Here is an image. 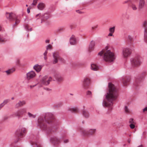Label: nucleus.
<instances>
[{"instance_id":"f257e3e1","label":"nucleus","mask_w":147,"mask_h":147,"mask_svg":"<svg viewBox=\"0 0 147 147\" xmlns=\"http://www.w3.org/2000/svg\"><path fill=\"white\" fill-rule=\"evenodd\" d=\"M109 91L103 101L102 105L104 107L111 108L113 105V101L117 99L118 94L117 90L113 84L109 83Z\"/></svg>"},{"instance_id":"f03ea898","label":"nucleus","mask_w":147,"mask_h":147,"mask_svg":"<svg viewBox=\"0 0 147 147\" xmlns=\"http://www.w3.org/2000/svg\"><path fill=\"white\" fill-rule=\"evenodd\" d=\"M53 118V115L51 113H47L45 116H40L38 120V125L43 130L51 131V128L49 124Z\"/></svg>"},{"instance_id":"7ed1b4c3","label":"nucleus","mask_w":147,"mask_h":147,"mask_svg":"<svg viewBox=\"0 0 147 147\" xmlns=\"http://www.w3.org/2000/svg\"><path fill=\"white\" fill-rule=\"evenodd\" d=\"M98 55L100 56L103 55L104 60L108 62H113L115 59V54L109 49L108 46H106L105 49L99 52Z\"/></svg>"},{"instance_id":"20e7f679","label":"nucleus","mask_w":147,"mask_h":147,"mask_svg":"<svg viewBox=\"0 0 147 147\" xmlns=\"http://www.w3.org/2000/svg\"><path fill=\"white\" fill-rule=\"evenodd\" d=\"M27 109L25 108H23L18 110L17 111L14 113L12 115L13 117H18L19 119L22 117V116L26 113Z\"/></svg>"},{"instance_id":"39448f33","label":"nucleus","mask_w":147,"mask_h":147,"mask_svg":"<svg viewBox=\"0 0 147 147\" xmlns=\"http://www.w3.org/2000/svg\"><path fill=\"white\" fill-rule=\"evenodd\" d=\"M96 130L95 129H91L86 131L82 128L80 129V131L82 134L85 136H93L94 135Z\"/></svg>"},{"instance_id":"423d86ee","label":"nucleus","mask_w":147,"mask_h":147,"mask_svg":"<svg viewBox=\"0 0 147 147\" xmlns=\"http://www.w3.org/2000/svg\"><path fill=\"white\" fill-rule=\"evenodd\" d=\"M131 64L133 67L140 66L142 63L141 59L139 56H137L132 59L131 60Z\"/></svg>"},{"instance_id":"0eeeda50","label":"nucleus","mask_w":147,"mask_h":147,"mask_svg":"<svg viewBox=\"0 0 147 147\" xmlns=\"http://www.w3.org/2000/svg\"><path fill=\"white\" fill-rule=\"evenodd\" d=\"M131 49L128 48H124L122 51L123 57L125 59H127L131 55Z\"/></svg>"},{"instance_id":"6e6552de","label":"nucleus","mask_w":147,"mask_h":147,"mask_svg":"<svg viewBox=\"0 0 147 147\" xmlns=\"http://www.w3.org/2000/svg\"><path fill=\"white\" fill-rule=\"evenodd\" d=\"M36 76V74L35 72L33 71H31L27 73L26 76V79L28 81L33 79Z\"/></svg>"},{"instance_id":"1a4fd4ad","label":"nucleus","mask_w":147,"mask_h":147,"mask_svg":"<svg viewBox=\"0 0 147 147\" xmlns=\"http://www.w3.org/2000/svg\"><path fill=\"white\" fill-rule=\"evenodd\" d=\"M53 57L54 58L53 63L55 64L58 62V60L61 61H63V59L59 55V53L57 52H55L53 54Z\"/></svg>"},{"instance_id":"9d476101","label":"nucleus","mask_w":147,"mask_h":147,"mask_svg":"<svg viewBox=\"0 0 147 147\" xmlns=\"http://www.w3.org/2000/svg\"><path fill=\"white\" fill-rule=\"evenodd\" d=\"M52 79V78L51 77L45 76L42 78L41 83L42 84L45 85H48L49 84Z\"/></svg>"},{"instance_id":"9b49d317","label":"nucleus","mask_w":147,"mask_h":147,"mask_svg":"<svg viewBox=\"0 0 147 147\" xmlns=\"http://www.w3.org/2000/svg\"><path fill=\"white\" fill-rule=\"evenodd\" d=\"M90 79L87 78H84L82 84L83 88L84 89H87L89 88L90 84Z\"/></svg>"},{"instance_id":"f8f14e48","label":"nucleus","mask_w":147,"mask_h":147,"mask_svg":"<svg viewBox=\"0 0 147 147\" xmlns=\"http://www.w3.org/2000/svg\"><path fill=\"white\" fill-rule=\"evenodd\" d=\"M53 78L59 82H61L63 81V77L58 73H55L54 74Z\"/></svg>"},{"instance_id":"ddd939ff","label":"nucleus","mask_w":147,"mask_h":147,"mask_svg":"<svg viewBox=\"0 0 147 147\" xmlns=\"http://www.w3.org/2000/svg\"><path fill=\"white\" fill-rule=\"evenodd\" d=\"M6 17L7 19L10 21H12L14 20L16 17L15 14L12 13H6Z\"/></svg>"},{"instance_id":"4468645a","label":"nucleus","mask_w":147,"mask_h":147,"mask_svg":"<svg viewBox=\"0 0 147 147\" xmlns=\"http://www.w3.org/2000/svg\"><path fill=\"white\" fill-rule=\"evenodd\" d=\"M26 132V129L25 128H22L21 129H19L17 131L16 134L18 137H22L24 133Z\"/></svg>"},{"instance_id":"2eb2a0df","label":"nucleus","mask_w":147,"mask_h":147,"mask_svg":"<svg viewBox=\"0 0 147 147\" xmlns=\"http://www.w3.org/2000/svg\"><path fill=\"white\" fill-rule=\"evenodd\" d=\"M26 104V102L24 100H19L17 103L15 105V107L16 108H18L19 107H22Z\"/></svg>"},{"instance_id":"dca6fc26","label":"nucleus","mask_w":147,"mask_h":147,"mask_svg":"<svg viewBox=\"0 0 147 147\" xmlns=\"http://www.w3.org/2000/svg\"><path fill=\"white\" fill-rule=\"evenodd\" d=\"M42 66L38 64L35 65L33 67V69L37 72H39L42 68Z\"/></svg>"},{"instance_id":"f3484780","label":"nucleus","mask_w":147,"mask_h":147,"mask_svg":"<svg viewBox=\"0 0 147 147\" xmlns=\"http://www.w3.org/2000/svg\"><path fill=\"white\" fill-rule=\"evenodd\" d=\"M70 42L71 45H74L76 43V41L75 36L73 35L71 37L70 39Z\"/></svg>"},{"instance_id":"a211bd4d","label":"nucleus","mask_w":147,"mask_h":147,"mask_svg":"<svg viewBox=\"0 0 147 147\" xmlns=\"http://www.w3.org/2000/svg\"><path fill=\"white\" fill-rule=\"evenodd\" d=\"M130 79L129 78H123L122 82L123 85L124 86H126L129 84Z\"/></svg>"},{"instance_id":"6ab92c4d","label":"nucleus","mask_w":147,"mask_h":147,"mask_svg":"<svg viewBox=\"0 0 147 147\" xmlns=\"http://www.w3.org/2000/svg\"><path fill=\"white\" fill-rule=\"evenodd\" d=\"M51 140L52 142L54 144H58L60 142L59 139L56 137L52 138Z\"/></svg>"},{"instance_id":"aec40b11","label":"nucleus","mask_w":147,"mask_h":147,"mask_svg":"<svg viewBox=\"0 0 147 147\" xmlns=\"http://www.w3.org/2000/svg\"><path fill=\"white\" fill-rule=\"evenodd\" d=\"M145 4V0H139V7L140 9H142L144 6Z\"/></svg>"},{"instance_id":"412c9836","label":"nucleus","mask_w":147,"mask_h":147,"mask_svg":"<svg viewBox=\"0 0 147 147\" xmlns=\"http://www.w3.org/2000/svg\"><path fill=\"white\" fill-rule=\"evenodd\" d=\"M82 113L83 116L86 118L88 117L89 116V113L86 110H83L82 111Z\"/></svg>"},{"instance_id":"4be33fe9","label":"nucleus","mask_w":147,"mask_h":147,"mask_svg":"<svg viewBox=\"0 0 147 147\" xmlns=\"http://www.w3.org/2000/svg\"><path fill=\"white\" fill-rule=\"evenodd\" d=\"M45 7V4L42 3H41L38 4L37 6L38 9L40 10H42Z\"/></svg>"},{"instance_id":"5701e85b","label":"nucleus","mask_w":147,"mask_h":147,"mask_svg":"<svg viewBox=\"0 0 147 147\" xmlns=\"http://www.w3.org/2000/svg\"><path fill=\"white\" fill-rule=\"evenodd\" d=\"M91 69L92 70L96 71L98 70V67L95 64H92L91 65Z\"/></svg>"},{"instance_id":"b1692460","label":"nucleus","mask_w":147,"mask_h":147,"mask_svg":"<svg viewBox=\"0 0 147 147\" xmlns=\"http://www.w3.org/2000/svg\"><path fill=\"white\" fill-rule=\"evenodd\" d=\"M94 45V41H92L89 45V51H91L93 49Z\"/></svg>"},{"instance_id":"393cba45","label":"nucleus","mask_w":147,"mask_h":147,"mask_svg":"<svg viewBox=\"0 0 147 147\" xmlns=\"http://www.w3.org/2000/svg\"><path fill=\"white\" fill-rule=\"evenodd\" d=\"M130 6L132 9L134 11H136L138 9L137 5H136L134 3L131 2Z\"/></svg>"},{"instance_id":"a878e982","label":"nucleus","mask_w":147,"mask_h":147,"mask_svg":"<svg viewBox=\"0 0 147 147\" xmlns=\"http://www.w3.org/2000/svg\"><path fill=\"white\" fill-rule=\"evenodd\" d=\"M8 40L6 38L3 37L0 35V42L4 43Z\"/></svg>"},{"instance_id":"bb28decb","label":"nucleus","mask_w":147,"mask_h":147,"mask_svg":"<svg viewBox=\"0 0 147 147\" xmlns=\"http://www.w3.org/2000/svg\"><path fill=\"white\" fill-rule=\"evenodd\" d=\"M69 110L72 112L75 113H77L78 111V109L77 107L70 108Z\"/></svg>"},{"instance_id":"cd10ccee","label":"nucleus","mask_w":147,"mask_h":147,"mask_svg":"<svg viewBox=\"0 0 147 147\" xmlns=\"http://www.w3.org/2000/svg\"><path fill=\"white\" fill-rule=\"evenodd\" d=\"M144 40L147 43V28L144 29Z\"/></svg>"},{"instance_id":"c85d7f7f","label":"nucleus","mask_w":147,"mask_h":147,"mask_svg":"<svg viewBox=\"0 0 147 147\" xmlns=\"http://www.w3.org/2000/svg\"><path fill=\"white\" fill-rule=\"evenodd\" d=\"M13 21H15V24L13 25V27L16 26L20 22V20L17 18L16 17L15 18H14V19Z\"/></svg>"},{"instance_id":"c756f323","label":"nucleus","mask_w":147,"mask_h":147,"mask_svg":"<svg viewBox=\"0 0 147 147\" xmlns=\"http://www.w3.org/2000/svg\"><path fill=\"white\" fill-rule=\"evenodd\" d=\"M15 68H13L6 71L5 72L8 75H9L13 72L15 71Z\"/></svg>"},{"instance_id":"7c9ffc66","label":"nucleus","mask_w":147,"mask_h":147,"mask_svg":"<svg viewBox=\"0 0 147 147\" xmlns=\"http://www.w3.org/2000/svg\"><path fill=\"white\" fill-rule=\"evenodd\" d=\"M9 102V100H5L0 105V110L2 108L5 104Z\"/></svg>"},{"instance_id":"2f4dec72","label":"nucleus","mask_w":147,"mask_h":147,"mask_svg":"<svg viewBox=\"0 0 147 147\" xmlns=\"http://www.w3.org/2000/svg\"><path fill=\"white\" fill-rule=\"evenodd\" d=\"M49 18L48 15L46 14H45L44 15H42V20H45L48 19Z\"/></svg>"},{"instance_id":"473e14b6","label":"nucleus","mask_w":147,"mask_h":147,"mask_svg":"<svg viewBox=\"0 0 147 147\" xmlns=\"http://www.w3.org/2000/svg\"><path fill=\"white\" fill-rule=\"evenodd\" d=\"M25 29L28 31H31L32 30V28L28 24H26L25 26Z\"/></svg>"},{"instance_id":"72a5a7b5","label":"nucleus","mask_w":147,"mask_h":147,"mask_svg":"<svg viewBox=\"0 0 147 147\" xmlns=\"http://www.w3.org/2000/svg\"><path fill=\"white\" fill-rule=\"evenodd\" d=\"M115 26L110 28L109 29V32L111 33H113L115 32Z\"/></svg>"},{"instance_id":"f704fd0d","label":"nucleus","mask_w":147,"mask_h":147,"mask_svg":"<svg viewBox=\"0 0 147 147\" xmlns=\"http://www.w3.org/2000/svg\"><path fill=\"white\" fill-rule=\"evenodd\" d=\"M28 115L29 116V117L32 118H35L36 117V115L32 114L30 112L28 113Z\"/></svg>"},{"instance_id":"c9c22d12","label":"nucleus","mask_w":147,"mask_h":147,"mask_svg":"<svg viewBox=\"0 0 147 147\" xmlns=\"http://www.w3.org/2000/svg\"><path fill=\"white\" fill-rule=\"evenodd\" d=\"M143 26L144 29L147 28V20H145L143 23Z\"/></svg>"},{"instance_id":"e433bc0d","label":"nucleus","mask_w":147,"mask_h":147,"mask_svg":"<svg viewBox=\"0 0 147 147\" xmlns=\"http://www.w3.org/2000/svg\"><path fill=\"white\" fill-rule=\"evenodd\" d=\"M31 144L34 147H40V146L38 144L35 142H32L31 143Z\"/></svg>"},{"instance_id":"4c0bfd02","label":"nucleus","mask_w":147,"mask_h":147,"mask_svg":"<svg viewBox=\"0 0 147 147\" xmlns=\"http://www.w3.org/2000/svg\"><path fill=\"white\" fill-rule=\"evenodd\" d=\"M86 94L87 95L89 96L90 97H92V92L89 90L88 91L86 92Z\"/></svg>"},{"instance_id":"58836bf2","label":"nucleus","mask_w":147,"mask_h":147,"mask_svg":"<svg viewBox=\"0 0 147 147\" xmlns=\"http://www.w3.org/2000/svg\"><path fill=\"white\" fill-rule=\"evenodd\" d=\"M128 40L130 42H132L133 41V38L131 36L129 35L128 36Z\"/></svg>"},{"instance_id":"ea45409f","label":"nucleus","mask_w":147,"mask_h":147,"mask_svg":"<svg viewBox=\"0 0 147 147\" xmlns=\"http://www.w3.org/2000/svg\"><path fill=\"white\" fill-rule=\"evenodd\" d=\"M140 82V81H139L138 79H136L135 80V85L136 86H137L138 85V84Z\"/></svg>"},{"instance_id":"a19ab883","label":"nucleus","mask_w":147,"mask_h":147,"mask_svg":"<svg viewBox=\"0 0 147 147\" xmlns=\"http://www.w3.org/2000/svg\"><path fill=\"white\" fill-rule=\"evenodd\" d=\"M135 124H136V123H134L130 124L129 125L131 129H132L134 128L135 127Z\"/></svg>"},{"instance_id":"79ce46f5","label":"nucleus","mask_w":147,"mask_h":147,"mask_svg":"<svg viewBox=\"0 0 147 147\" xmlns=\"http://www.w3.org/2000/svg\"><path fill=\"white\" fill-rule=\"evenodd\" d=\"M36 18L37 19H39L40 18L41 19L42 15L40 13L37 14L36 16Z\"/></svg>"},{"instance_id":"37998d69","label":"nucleus","mask_w":147,"mask_h":147,"mask_svg":"<svg viewBox=\"0 0 147 147\" xmlns=\"http://www.w3.org/2000/svg\"><path fill=\"white\" fill-rule=\"evenodd\" d=\"M129 122L130 123V124L136 123L134 119L132 118H131L129 119Z\"/></svg>"},{"instance_id":"c03bdc74","label":"nucleus","mask_w":147,"mask_h":147,"mask_svg":"<svg viewBox=\"0 0 147 147\" xmlns=\"http://www.w3.org/2000/svg\"><path fill=\"white\" fill-rule=\"evenodd\" d=\"M16 63V65L18 66H20V61L19 59L17 60Z\"/></svg>"},{"instance_id":"a18cd8bd","label":"nucleus","mask_w":147,"mask_h":147,"mask_svg":"<svg viewBox=\"0 0 147 147\" xmlns=\"http://www.w3.org/2000/svg\"><path fill=\"white\" fill-rule=\"evenodd\" d=\"M52 46L51 45H49L47 47V50H48L49 49H51L52 48Z\"/></svg>"},{"instance_id":"49530a36","label":"nucleus","mask_w":147,"mask_h":147,"mask_svg":"<svg viewBox=\"0 0 147 147\" xmlns=\"http://www.w3.org/2000/svg\"><path fill=\"white\" fill-rule=\"evenodd\" d=\"M125 110L126 113H128L129 112V109L126 106L125 107Z\"/></svg>"},{"instance_id":"de8ad7c7","label":"nucleus","mask_w":147,"mask_h":147,"mask_svg":"<svg viewBox=\"0 0 147 147\" xmlns=\"http://www.w3.org/2000/svg\"><path fill=\"white\" fill-rule=\"evenodd\" d=\"M37 0H34L33 2L32 3L33 5H35L37 3Z\"/></svg>"},{"instance_id":"09e8293b","label":"nucleus","mask_w":147,"mask_h":147,"mask_svg":"<svg viewBox=\"0 0 147 147\" xmlns=\"http://www.w3.org/2000/svg\"><path fill=\"white\" fill-rule=\"evenodd\" d=\"M129 1H129V0H127V1H124L123 2V4H126V3H128Z\"/></svg>"},{"instance_id":"8fccbe9b","label":"nucleus","mask_w":147,"mask_h":147,"mask_svg":"<svg viewBox=\"0 0 147 147\" xmlns=\"http://www.w3.org/2000/svg\"><path fill=\"white\" fill-rule=\"evenodd\" d=\"M76 12L77 13H80V14H82L83 13V12L82 11H81L79 10H77L76 11Z\"/></svg>"},{"instance_id":"3c124183","label":"nucleus","mask_w":147,"mask_h":147,"mask_svg":"<svg viewBox=\"0 0 147 147\" xmlns=\"http://www.w3.org/2000/svg\"><path fill=\"white\" fill-rule=\"evenodd\" d=\"M147 111V107H146L143 110V111L144 113L145 111Z\"/></svg>"},{"instance_id":"603ef678","label":"nucleus","mask_w":147,"mask_h":147,"mask_svg":"<svg viewBox=\"0 0 147 147\" xmlns=\"http://www.w3.org/2000/svg\"><path fill=\"white\" fill-rule=\"evenodd\" d=\"M8 117L7 116H5L3 118L4 120H6L8 119Z\"/></svg>"},{"instance_id":"864d4df0","label":"nucleus","mask_w":147,"mask_h":147,"mask_svg":"<svg viewBox=\"0 0 147 147\" xmlns=\"http://www.w3.org/2000/svg\"><path fill=\"white\" fill-rule=\"evenodd\" d=\"M113 33H111L110 32L108 35L109 36H113Z\"/></svg>"},{"instance_id":"5fc2aeb1","label":"nucleus","mask_w":147,"mask_h":147,"mask_svg":"<svg viewBox=\"0 0 147 147\" xmlns=\"http://www.w3.org/2000/svg\"><path fill=\"white\" fill-rule=\"evenodd\" d=\"M63 105V103L62 102H60L58 104V105H59V107Z\"/></svg>"},{"instance_id":"6e6d98bb","label":"nucleus","mask_w":147,"mask_h":147,"mask_svg":"<svg viewBox=\"0 0 147 147\" xmlns=\"http://www.w3.org/2000/svg\"><path fill=\"white\" fill-rule=\"evenodd\" d=\"M47 50H46L45 52L44 53L43 55H47Z\"/></svg>"},{"instance_id":"4d7b16f0","label":"nucleus","mask_w":147,"mask_h":147,"mask_svg":"<svg viewBox=\"0 0 147 147\" xmlns=\"http://www.w3.org/2000/svg\"><path fill=\"white\" fill-rule=\"evenodd\" d=\"M36 86V85H33V86L30 85V88L32 89V88H33L34 87Z\"/></svg>"},{"instance_id":"13d9d810","label":"nucleus","mask_w":147,"mask_h":147,"mask_svg":"<svg viewBox=\"0 0 147 147\" xmlns=\"http://www.w3.org/2000/svg\"><path fill=\"white\" fill-rule=\"evenodd\" d=\"M27 12L28 13H29L30 12V9L29 8H28L27 9Z\"/></svg>"},{"instance_id":"bf43d9fd","label":"nucleus","mask_w":147,"mask_h":147,"mask_svg":"<svg viewBox=\"0 0 147 147\" xmlns=\"http://www.w3.org/2000/svg\"><path fill=\"white\" fill-rule=\"evenodd\" d=\"M44 59L45 60H47V55H44Z\"/></svg>"},{"instance_id":"052dcab7","label":"nucleus","mask_w":147,"mask_h":147,"mask_svg":"<svg viewBox=\"0 0 147 147\" xmlns=\"http://www.w3.org/2000/svg\"><path fill=\"white\" fill-rule=\"evenodd\" d=\"M49 40H46L45 41V42L46 43H49Z\"/></svg>"},{"instance_id":"680f3d73","label":"nucleus","mask_w":147,"mask_h":147,"mask_svg":"<svg viewBox=\"0 0 147 147\" xmlns=\"http://www.w3.org/2000/svg\"><path fill=\"white\" fill-rule=\"evenodd\" d=\"M64 142L65 143H66L68 142V140H64Z\"/></svg>"},{"instance_id":"e2e57ef3","label":"nucleus","mask_w":147,"mask_h":147,"mask_svg":"<svg viewBox=\"0 0 147 147\" xmlns=\"http://www.w3.org/2000/svg\"><path fill=\"white\" fill-rule=\"evenodd\" d=\"M97 28V26H94V27H92V30H93L94 29H95L96 28Z\"/></svg>"},{"instance_id":"0e129e2a","label":"nucleus","mask_w":147,"mask_h":147,"mask_svg":"<svg viewBox=\"0 0 147 147\" xmlns=\"http://www.w3.org/2000/svg\"><path fill=\"white\" fill-rule=\"evenodd\" d=\"M131 142V140L130 139H128L127 140V142L129 143H130Z\"/></svg>"},{"instance_id":"69168bd1","label":"nucleus","mask_w":147,"mask_h":147,"mask_svg":"<svg viewBox=\"0 0 147 147\" xmlns=\"http://www.w3.org/2000/svg\"><path fill=\"white\" fill-rule=\"evenodd\" d=\"M145 134H146V132H145V131H144V132H143V135H145Z\"/></svg>"},{"instance_id":"338daca9","label":"nucleus","mask_w":147,"mask_h":147,"mask_svg":"<svg viewBox=\"0 0 147 147\" xmlns=\"http://www.w3.org/2000/svg\"><path fill=\"white\" fill-rule=\"evenodd\" d=\"M138 147H143L142 146H138Z\"/></svg>"},{"instance_id":"774afa93","label":"nucleus","mask_w":147,"mask_h":147,"mask_svg":"<svg viewBox=\"0 0 147 147\" xmlns=\"http://www.w3.org/2000/svg\"><path fill=\"white\" fill-rule=\"evenodd\" d=\"M26 7H28V5H26Z\"/></svg>"}]
</instances>
